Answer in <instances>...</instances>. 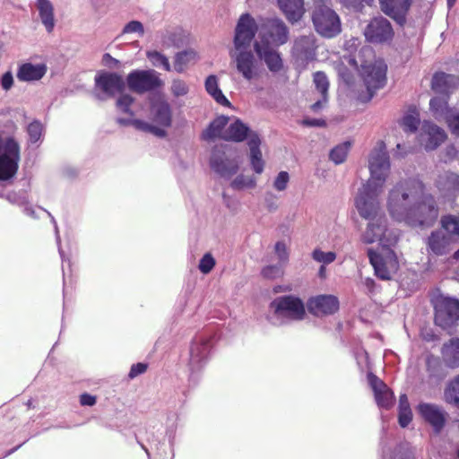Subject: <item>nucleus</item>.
<instances>
[{"label": "nucleus", "instance_id": "obj_1", "mask_svg": "<svg viewBox=\"0 0 459 459\" xmlns=\"http://www.w3.org/2000/svg\"><path fill=\"white\" fill-rule=\"evenodd\" d=\"M385 206L389 217L410 227L432 225L438 216L434 197L417 178L401 179L388 189Z\"/></svg>", "mask_w": 459, "mask_h": 459}, {"label": "nucleus", "instance_id": "obj_2", "mask_svg": "<svg viewBox=\"0 0 459 459\" xmlns=\"http://www.w3.org/2000/svg\"><path fill=\"white\" fill-rule=\"evenodd\" d=\"M134 99L129 94H122L117 100V108L124 113L130 115L128 118H118L117 122L125 126H132L136 130L150 133L156 136L166 135V129L171 126L172 112L169 104L164 100L154 101L151 107L152 122L134 118V112L130 107Z\"/></svg>", "mask_w": 459, "mask_h": 459}, {"label": "nucleus", "instance_id": "obj_3", "mask_svg": "<svg viewBox=\"0 0 459 459\" xmlns=\"http://www.w3.org/2000/svg\"><path fill=\"white\" fill-rule=\"evenodd\" d=\"M371 57H373V52L368 47L362 48L357 56L345 57L348 64L355 69L359 68V73L368 91L367 96L361 97L363 101L369 100L377 90L384 87L386 81V65L382 60H374V62L366 60Z\"/></svg>", "mask_w": 459, "mask_h": 459}, {"label": "nucleus", "instance_id": "obj_4", "mask_svg": "<svg viewBox=\"0 0 459 459\" xmlns=\"http://www.w3.org/2000/svg\"><path fill=\"white\" fill-rule=\"evenodd\" d=\"M306 316L303 301L293 295L274 299L269 305L267 320L273 325H281L287 320L300 321Z\"/></svg>", "mask_w": 459, "mask_h": 459}, {"label": "nucleus", "instance_id": "obj_5", "mask_svg": "<svg viewBox=\"0 0 459 459\" xmlns=\"http://www.w3.org/2000/svg\"><path fill=\"white\" fill-rule=\"evenodd\" d=\"M401 237V230L392 226L385 215L367 221L360 240L364 244L377 243L381 248L394 247Z\"/></svg>", "mask_w": 459, "mask_h": 459}, {"label": "nucleus", "instance_id": "obj_6", "mask_svg": "<svg viewBox=\"0 0 459 459\" xmlns=\"http://www.w3.org/2000/svg\"><path fill=\"white\" fill-rule=\"evenodd\" d=\"M368 169L370 178L363 186L383 190L384 185L390 175V161L386 147L383 141H379L369 154Z\"/></svg>", "mask_w": 459, "mask_h": 459}, {"label": "nucleus", "instance_id": "obj_7", "mask_svg": "<svg viewBox=\"0 0 459 459\" xmlns=\"http://www.w3.org/2000/svg\"><path fill=\"white\" fill-rule=\"evenodd\" d=\"M312 21L316 30L323 37L333 38L341 32L339 16L323 0L316 2Z\"/></svg>", "mask_w": 459, "mask_h": 459}, {"label": "nucleus", "instance_id": "obj_8", "mask_svg": "<svg viewBox=\"0 0 459 459\" xmlns=\"http://www.w3.org/2000/svg\"><path fill=\"white\" fill-rule=\"evenodd\" d=\"M382 191L368 186L359 188L355 197V207L359 216L367 221L385 215L381 212L378 197Z\"/></svg>", "mask_w": 459, "mask_h": 459}, {"label": "nucleus", "instance_id": "obj_9", "mask_svg": "<svg viewBox=\"0 0 459 459\" xmlns=\"http://www.w3.org/2000/svg\"><path fill=\"white\" fill-rule=\"evenodd\" d=\"M20 158V146L15 140L8 138L0 144V181L14 178Z\"/></svg>", "mask_w": 459, "mask_h": 459}, {"label": "nucleus", "instance_id": "obj_10", "mask_svg": "<svg viewBox=\"0 0 459 459\" xmlns=\"http://www.w3.org/2000/svg\"><path fill=\"white\" fill-rule=\"evenodd\" d=\"M368 257L376 275L382 280H390L399 268L397 256L392 247H383L379 251L368 250Z\"/></svg>", "mask_w": 459, "mask_h": 459}, {"label": "nucleus", "instance_id": "obj_11", "mask_svg": "<svg viewBox=\"0 0 459 459\" xmlns=\"http://www.w3.org/2000/svg\"><path fill=\"white\" fill-rule=\"evenodd\" d=\"M435 322L443 329L451 327L459 320V300L440 295L435 300Z\"/></svg>", "mask_w": 459, "mask_h": 459}, {"label": "nucleus", "instance_id": "obj_12", "mask_svg": "<svg viewBox=\"0 0 459 459\" xmlns=\"http://www.w3.org/2000/svg\"><path fill=\"white\" fill-rule=\"evenodd\" d=\"M230 57L237 72L247 81L259 78L261 68L251 51L246 49L231 50Z\"/></svg>", "mask_w": 459, "mask_h": 459}, {"label": "nucleus", "instance_id": "obj_13", "mask_svg": "<svg viewBox=\"0 0 459 459\" xmlns=\"http://www.w3.org/2000/svg\"><path fill=\"white\" fill-rule=\"evenodd\" d=\"M128 88L137 93H143L160 87L163 82L153 70H134L126 77Z\"/></svg>", "mask_w": 459, "mask_h": 459}, {"label": "nucleus", "instance_id": "obj_14", "mask_svg": "<svg viewBox=\"0 0 459 459\" xmlns=\"http://www.w3.org/2000/svg\"><path fill=\"white\" fill-rule=\"evenodd\" d=\"M256 30L257 26L254 18L247 13L241 15L235 30L233 50L246 49L249 47Z\"/></svg>", "mask_w": 459, "mask_h": 459}, {"label": "nucleus", "instance_id": "obj_15", "mask_svg": "<svg viewBox=\"0 0 459 459\" xmlns=\"http://www.w3.org/2000/svg\"><path fill=\"white\" fill-rule=\"evenodd\" d=\"M446 139L444 129L429 121H424L418 136L420 144L426 151L437 149Z\"/></svg>", "mask_w": 459, "mask_h": 459}, {"label": "nucleus", "instance_id": "obj_16", "mask_svg": "<svg viewBox=\"0 0 459 459\" xmlns=\"http://www.w3.org/2000/svg\"><path fill=\"white\" fill-rule=\"evenodd\" d=\"M307 308L315 316H326L338 311L339 300L333 295H316L307 300Z\"/></svg>", "mask_w": 459, "mask_h": 459}, {"label": "nucleus", "instance_id": "obj_17", "mask_svg": "<svg viewBox=\"0 0 459 459\" xmlns=\"http://www.w3.org/2000/svg\"><path fill=\"white\" fill-rule=\"evenodd\" d=\"M254 47L258 57L266 64L271 72H279L282 68V60L279 52L270 45L265 35H263Z\"/></svg>", "mask_w": 459, "mask_h": 459}, {"label": "nucleus", "instance_id": "obj_18", "mask_svg": "<svg viewBox=\"0 0 459 459\" xmlns=\"http://www.w3.org/2000/svg\"><path fill=\"white\" fill-rule=\"evenodd\" d=\"M94 81L96 90L106 97L114 96L125 87L122 76L115 73L100 72L96 74Z\"/></svg>", "mask_w": 459, "mask_h": 459}, {"label": "nucleus", "instance_id": "obj_19", "mask_svg": "<svg viewBox=\"0 0 459 459\" xmlns=\"http://www.w3.org/2000/svg\"><path fill=\"white\" fill-rule=\"evenodd\" d=\"M365 37L371 42H384L393 37V29L386 19L377 17L373 19L367 26Z\"/></svg>", "mask_w": 459, "mask_h": 459}, {"label": "nucleus", "instance_id": "obj_20", "mask_svg": "<svg viewBox=\"0 0 459 459\" xmlns=\"http://www.w3.org/2000/svg\"><path fill=\"white\" fill-rule=\"evenodd\" d=\"M368 381L377 405L380 408L390 409L394 403V396L391 389L372 373L368 375Z\"/></svg>", "mask_w": 459, "mask_h": 459}, {"label": "nucleus", "instance_id": "obj_21", "mask_svg": "<svg viewBox=\"0 0 459 459\" xmlns=\"http://www.w3.org/2000/svg\"><path fill=\"white\" fill-rule=\"evenodd\" d=\"M420 416L438 432L444 427L446 413L438 405L432 403H420L417 408Z\"/></svg>", "mask_w": 459, "mask_h": 459}, {"label": "nucleus", "instance_id": "obj_22", "mask_svg": "<svg viewBox=\"0 0 459 459\" xmlns=\"http://www.w3.org/2000/svg\"><path fill=\"white\" fill-rule=\"evenodd\" d=\"M316 39L314 35L303 36L295 41L293 55L298 62L305 65L316 56Z\"/></svg>", "mask_w": 459, "mask_h": 459}, {"label": "nucleus", "instance_id": "obj_23", "mask_svg": "<svg viewBox=\"0 0 459 459\" xmlns=\"http://www.w3.org/2000/svg\"><path fill=\"white\" fill-rule=\"evenodd\" d=\"M265 32H261V37L265 35L269 43L274 46L284 44L288 40V30L282 21L279 19L270 20L264 24Z\"/></svg>", "mask_w": 459, "mask_h": 459}, {"label": "nucleus", "instance_id": "obj_24", "mask_svg": "<svg viewBox=\"0 0 459 459\" xmlns=\"http://www.w3.org/2000/svg\"><path fill=\"white\" fill-rule=\"evenodd\" d=\"M247 145L249 148V162L255 173L260 175L264 172L265 161L260 150L261 140L257 134H250Z\"/></svg>", "mask_w": 459, "mask_h": 459}, {"label": "nucleus", "instance_id": "obj_25", "mask_svg": "<svg viewBox=\"0 0 459 459\" xmlns=\"http://www.w3.org/2000/svg\"><path fill=\"white\" fill-rule=\"evenodd\" d=\"M436 186L442 195L454 198L459 194V175L453 172L442 173Z\"/></svg>", "mask_w": 459, "mask_h": 459}, {"label": "nucleus", "instance_id": "obj_26", "mask_svg": "<svg viewBox=\"0 0 459 459\" xmlns=\"http://www.w3.org/2000/svg\"><path fill=\"white\" fill-rule=\"evenodd\" d=\"M411 2L412 0H380V4L382 11L385 14L398 22H402Z\"/></svg>", "mask_w": 459, "mask_h": 459}, {"label": "nucleus", "instance_id": "obj_27", "mask_svg": "<svg viewBox=\"0 0 459 459\" xmlns=\"http://www.w3.org/2000/svg\"><path fill=\"white\" fill-rule=\"evenodd\" d=\"M250 134H255L249 130V128L239 119H230L228 126L224 130L223 139L227 141L242 142L245 139L248 141Z\"/></svg>", "mask_w": 459, "mask_h": 459}, {"label": "nucleus", "instance_id": "obj_28", "mask_svg": "<svg viewBox=\"0 0 459 459\" xmlns=\"http://www.w3.org/2000/svg\"><path fill=\"white\" fill-rule=\"evenodd\" d=\"M278 6L290 22L299 21L305 13L303 0H278Z\"/></svg>", "mask_w": 459, "mask_h": 459}, {"label": "nucleus", "instance_id": "obj_29", "mask_svg": "<svg viewBox=\"0 0 459 459\" xmlns=\"http://www.w3.org/2000/svg\"><path fill=\"white\" fill-rule=\"evenodd\" d=\"M47 73V65L45 64L26 63L20 66L17 78L20 81L30 82L40 80Z\"/></svg>", "mask_w": 459, "mask_h": 459}, {"label": "nucleus", "instance_id": "obj_30", "mask_svg": "<svg viewBox=\"0 0 459 459\" xmlns=\"http://www.w3.org/2000/svg\"><path fill=\"white\" fill-rule=\"evenodd\" d=\"M444 363L452 368H459V338H452L441 349Z\"/></svg>", "mask_w": 459, "mask_h": 459}, {"label": "nucleus", "instance_id": "obj_31", "mask_svg": "<svg viewBox=\"0 0 459 459\" xmlns=\"http://www.w3.org/2000/svg\"><path fill=\"white\" fill-rule=\"evenodd\" d=\"M454 241L443 231L437 230L428 238L429 248L436 255H444L449 251Z\"/></svg>", "mask_w": 459, "mask_h": 459}, {"label": "nucleus", "instance_id": "obj_32", "mask_svg": "<svg viewBox=\"0 0 459 459\" xmlns=\"http://www.w3.org/2000/svg\"><path fill=\"white\" fill-rule=\"evenodd\" d=\"M42 24L48 32H52L55 25L54 6L49 0H38L36 4Z\"/></svg>", "mask_w": 459, "mask_h": 459}, {"label": "nucleus", "instance_id": "obj_33", "mask_svg": "<svg viewBox=\"0 0 459 459\" xmlns=\"http://www.w3.org/2000/svg\"><path fill=\"white\" fill-rule=\"evenodd\" d=\"M205 91L207 93L221 106L231 107V103L226 98L219 86V78L211 74L205 79L204 82Z\"/></svg>", "mask_w": 459, "mask_h": 459}, {"label": "nucleus", "instance_id": "obj_34", "mask_svg": "<svg viewBox=\"0 0 459 459\" xmlns=\"http://www.w3.org/2000/svg\"><path fill=\"white\" fill-rule=\"evenodd\" d=\"M455 81V77L451 74L437 73L432 79V89L437 93L448 94Z\"/></svg>", "mask_w": 459, "mask_h": 459}, {"label": "nucleus", "instance_id": "obj_35", "mask_svg": "<svg viewBox=\"0 0 459 459\" xmlns=\"http://www.w3.org/2000/svg\"><path fill=\"white\" fill-rule=\"evenodd\" d=\"M230 117L226 116H220L216 117L204 131V137L205 139H212L220 137L223 139L224 130L228 126Z\"/></svg>", "mask_w": 459, "mask_h": 459}, {"label": "nucleus", "instance_id": "obj_36", "mask_svg": "<svg viewBox=\"0 0 459 459\" xmlns=\"http://www.w3.org/2000/svg\"><path fill=\"white\" fill-rule=\"evenodd\" d=\"M420 113L415 108H410L399 121L400 126L406 133H414L420 125Z\"/></svg>", "mask_w": 459, "mask_h": 459}, {"label": "nucleus", "instance_id": "obj_37", "mask_svg": "<svg viewBox=\"0 0 459 459\" xmlns=\"http://www.w3.org/2000/svg\"><path fill=\"white\" fill-rule=\"evenodd\" d=\"M440 223L446 234L453 241L459 239V216L451 214L443 216Z\"/></svg>", "mask_w": 459, "mask_h": 459}, {"label": "nucleus", "instance_id": "obj_38", "mask_svg": "<svg viewBox=\"0 0 459 459\" xmlns=\"http://www.w3.org/2000/svg\"><path fill=\"white\" fill-rule=\"evenodd\" d=\"M198 59V54L193 49L178 53L176 56L174 68L177 72H183L188 65L195 64Z\"/></svg>", "mask_w": 459, "mask_h": 459}, {"label": "nucleus", "instance_id": "obj_39", "mask_svg": "<svg viewBox=\"0 0 459 459\" xmlns=\"http://www.w3.org/2000/svg\"><path fill=\"white\" fill-rule=\"evenodd\" d=\"M314 83L316 85V88L320 91L323 97L322 100H318L312 105V109L316 111L321 108L322 103L326 102V94L329 87V82L326 75L324 73L316 72L314 74Z\"/></svg>", "mask_w": 459, "mask_h": 459}, {"label": "nucleus", "instance_id": "obj_40", "mask_svg": "<svg viewBox=\"0 0 459 459\" xmlns=\"http://www.w3.org/2000/svg\"><path fill=\"white\" fill-rule=\"evenodd\" d=\"M211 166L224 178H230L238 170V165L237 163L230 160L218 161L214 157L211 160Z\"/></svg>", "mask_w": 459, "mask_h": 459}, {"label": "nucleus", "instance_id": "obj_41", "mask_svg": "<svg viewBox=\"0 0 459 459\" xmlns=\"http://www.w3.org/2000/svg\"><path fill=\"white\" fill-rule=\"evenodd\" d=\"M399 424L401 427L405 428L412 420V413L406 394H402L399 399Z\"/></svg>", "mask_w": 459, "mask_h": 459}, {"label": "nucleus", "instance_id": "obj_42", "mask_svg": "<svg viewBox=\"0 0 459 459\" xmlns=\"http://www.w3.org/2000/svg\"><path fill=\"white\" fill-rule=\"evenodd\" d=\"M256 184L257 179L255 176L239 174L231 180L230 186L234 190H245L255 188Z\"/></svg>", "mask_w": 459, "mask_h": 459}, {"label": "nucleus", "instance_id": "obj_43", "mask_svg": "<svg viewBox=\"0 0 459 459\" xmlns=\"http://www.w3.org/2000/svg\"><path fill=\"white\" fill-rule=\"evenodd\" d=\"M444 398L446 403L459 408V375L446 385Z\"/></svg>", "mask_w": 459, "mask_h": 459}, {"label": "nucleus", "instance_id": "obj_44", "mask_svg": "<svg viewBox=\"0 0 459 459\" xmlns=\"http://www.w3.org/2000/svg\"><path fill=\"white\" fill-rule=\"evenodd\" d=\"M208 354V346L206 343H195L190 350V362L193 366H197L206 359Z\"/></svg>", "mask_w": 459, "mask_h": 459}, {"label": "nucleus", "instance_id": "obj_45", "mask_svg": "<svg viewBox=\"0 0 459 459\" xmlns=\"http://www.w3.org/2000/svg\"><path fill=\"white\" fill-rule=\"evenodd\" d=\"M446 95L447 94H442V96L435 97L430 100V108L434 112L436 117H444L446 115V111L451 109L447 107Z\"/></svg>", "mask_w": 459, "mask_h": 459}, {"label": "nucleus", "instance_id": "obj_46", "mask_svg": "<svg viewBox=\"0 0 459 459\" xmlns=\"http://www.w3.org/2000/svg\"><path fill=\"white\" fill-rule=\"evenodd\" d=\"M351 143L345 142L335 146L330 152V159L335 164H341L345 161L351 149Z\"/></svg>", "mask_w": 459, "mask_h": 459}, {"label": "nucleus", "instance_id": "obj_47", "mask_svg": "<svg viewBox=\"0 0 459 459\" xmlns=\"http://www.w3.org/2000/svg\"><path fill=\"white\" fill-rule=\"evenodd\" d=\"M311 256L316 263H319L323 265H327L334 262L337 255L335 252H325L320 248H316L313 250Z\"/></svg>", "mask_w": 459, "mask_h": 459}, {"label": "nucleus", "instance_id": "obj_48", "mask_svg": "<svg viewBox=\"0 0 459 459\" xmlns=\"http://www.w3.org/2000/svg\"><path fill=\"white\" fill-rule=\"evenodd\" d=\"M450 132L459 136V109H450L446 111L444 117Z\"/></svg>", "mask_w": 459, "mask_h": 459}, {"label": "nucleus", "instance_id": "obj_49", "mask_svg": "<svg viewBox=\"0 0 459 459\" xmlns=\"http://www.w3.org/2000/svg\"><path fill=\"white\" fill-rule=\"evenodd\" d=\"M147 57L156 67L163 68L166 71L170 70V65L168 58L157 51L147 52Z\"/></svg>", "mask_w": 459, "mask_h": 459}, {"label": "nucleus", "instance_id": "obj_50", "mask_svg": "<svg viewBox=\"0 0 459 459\" xmlns=\"http://www.w3.org/2000/svg\"><path fill=\"white\" fill-rule=\"evenodd\" d=\"M29 139L31 143H37L41 141L43 134V126L38 122H31L27 128Z\"/></svg>", "mask_w": 459, "mask_h": 459}, {"label": "nucleus", "instance_id": "obj_51", "mask_svg": "<svg viewBox=\"0 0 459 459\" xmlns=\"http://www.w3.org/2000/svg\"><path fill=\"white\" fill-rule=\"evenodd\" d=\"M126 34H135L138 37H143L144 34V27L143 24L139 21H131L127 22L120 34V36Z\"/></svg>", "mask_w": 459, "mask_h": 459}, {"label": "nucleus", "instance_id": "obj_52", "mask_svg": "<svg viewBox=\"0 0 459 459\" xmlns=\"http://www.w3.org/2000/svg\"><path fill=\"white\" fill-rule=\"evenodd\" d=\"M189 88L186 82L180 79H175L170 85V91L174 97L179 98L188 93Z\"/></svg>", "mask_w": 459, "mask_h": 459}, {"label": "nucleus", "instance_id": "obj_53", "mask_svg": "<svg viewBox=\"0 0 459 459\" xmlns=\"http://www.w3.org/2000/svg\"><path fill=\"white\" fill-rule=\"evenodd\" d=\"M289 181H290L289 173L286 171H281L275 177V178L273 182V186L276 191L281 192V191H284L287 189Z\"/></svg>", "mask_w": 459, "mask_h": 459}, {"label": "nucleus", "instance_id": "obj_54", "mask_svg": "<svg viewBox=\"0 0 459 459\" xmlns=\"http://www.w3.org/2000/svg\"><path fill=\"white\" fill-rule=\"evenodd\" d=\"M215 259L210 253H206L200 260L198 268L204 274L209 273L215 266Z\"/></svg>", "mask_w": 459, "mask_h": 459}, {"label": "nucleus", "instance_id": "obj_55", "mask_svg": "<svg viewBox=\"0 0 459 459\" xmlns=\"http://www.w3.org/2000/svg\"><path fill=\"white\" fill-rule=\"evenodd\" d=\"M282 265L281 264H276V265H268L265 266L263 271L262 274L264 277L267 279H275L282 275Z\"/></svg>", "mask_w": 459, "mask_h": 459}, {"label": "nucleus", "instance_id": "obj_56", "mask_svg": "<svg viewBox=\"0 0 459 459\" xmlns=\"http://www.w3.org/2000/svg\"><path fill=\"white\" fill-rule=\"evenodd\" d=\"M274 251L279 263L284 264L289 258L287 247L283 242H277L274 247Z\"/></svg>", "mask_w": 459, "mask_h": 459}, {"label": "nucleus", "instance_id": "obj_57", "mask_svg": "<svg viewBox=\"0 0 459 459\" xmlns=\"http://www.w3.org/2000/svg\"><path fill=\"white\" fill-rule=\"evenodd\" d=\"M147 369V365L144 363H137L134 364L131 367L130 372L128 374L129 378L133 379L136 377L137 376L144 373Z\"/></svg>", "mask_w": 459, "mask_h": 459}, {"label": "nucleus", "instance_id": "obj_58", "mask_svg": "<svg viewBox=\"0 0 459 459\" xmlns=\"http://www.w3.org/2000/svg\"><path fill=\"white\" fill-rule=\"evenodd\" d=\"M13 85V76L11 72H6L1 78V86L3 90L8 91Z\"/></svg>", "mask_w": 459, "mask_h": 459}, {"label": "nucleus", "instance_id": "obj_59", "mask_svg": "<svg viewBox=\"0 0 459 459\" xmlns=\"http://www.w3.org/2000/svg\"><path fill=\"white\" fill-rule=\"evenodd\" d=\"M102 64L109 68H117L120 65V62L111 56L109 54L106 53L102 56Z\"/></svg>", "mask_w": 459, "mask_h": 459}, {"label": "nucleus", "instance_id": "obj_60", "mask_svg": "<svg viewBox=\"0 0 459 459\" xmlns=\"http://www.w3.org/2000/svg\"><path fill=\"white\" fill-rule=\"evenodd\" d=\"M80 403L83 406H93L96 403V397L89 394H82L80 396Z\"/></svg>", "mask_w": 459, "mask_h": 459}, {"label": "nucleus", "instance_id": "obj_61", "mask_svg": "<svg viewBox=\"0 0 459 459\" xmlns=\"http://www.w3.org/2000/svg\"><path fill=\"white\" fill-rule=\"evenodd\" d=\"M304 124L309 126H325V122L323 119H306Z\"/></svg>", "mask_w": 459, "mask_h": 459}, {"label": "nucleus", "instance_id": "obj_62", "mask_svg": "<svg viewBox=\"0 0 459 459\" xmlns=\"http://www.w3.org/2000/svg\"><path fill=\"white\" fill-rule=\"evenodd\" d=\"M362 0H342V2L343 3L344 5L346 6H351V7H356L358 4H360Z\"/></svg>", "mask_w": 459, "mask_h": 459}, {"label": "nucleus", "instance_id": "obj_63", "mask_svg": "<svg viewBox=\"0 0 459 459\" xmlns=\"http://www.w3.org/2000/svg\"><path fill=\"white\" fill-rule=\"evenodd\" d=\"M266 208L269 212H275L278 209V204L275 202H267Z\"/></svg>", "mask_w": 459, "mask_h": 459}, {"label": "nucleus", "instance_id": "obj_64", "mask_svg": "<svg viewBox=\"0 0 459 459\" xmlns=\"http://www.w3.org/2000/svg\"><path fill=\"white\" fill-rule=\"evenodd\" d=\"M448 159H453L456 155V150L453 146H449L446 149Z\"/></svg>", "mask_w": 459, "mask_h": 459}]
</instances>
